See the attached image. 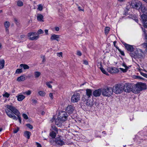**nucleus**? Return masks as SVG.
<instances>
[{"instance_id":"nucleus-1","label":"nucleus","mask_w":147,"mask_h":147,"mask_svg":"<svg viewBox=\"0 0 147 147\" xmlns=\"http://www.w3.org/2000/svg\"><path fill=\"white\" fill-rule=\"evenodd\" d=\"M6 107L7 109L5 110L7 115L10 118L17 120V117L13 114L18 116L20 115V113L18 110L14 107L11 105H7Z\"/></svg>"},{"instance_id":"nucleus-2","label":"nucleus","mask_w":147,"mask_h":147,"mask_svg":"<svg viewBox=\"0 0 147 147\" xmlns=\"http://www.w3.org/2000/svg\"><path fill=\"white\" fill-rule=\"evenodd\" d=\"M67 116L68 115L66 112L64 111H60L55 119V124L58 127H61L62 123L67 120Z\"/></svg>"},{"instance_id":"nucleus-3","label":"nucleus","mask_w":147,"mask_h":147,"mask_svg":"<svg viewBox=\"0 0 147 147\" xmlns=\"http://www.w3.org/2000/svg\"><path fill=\"white\" fill-rule=\"evenodd\" d=\"M146 86L145 84L139 83L134 85L132 88V91L134 93H138L140 91L146 89Z\"/></svg>"},{"instance_id":"nucleus-4","label":"nucleus","mask_w":147,"mask_h":147,"mask_svg":"<svg viewBox=\"0 0 147 147\" xmlns=\"http://www.w3.org/2000/svg\"><path fill=\"white\" fill-rule=\"evenodd\" d=\"M101 90L102 94L103 96L109 97L113 94L112 88L111 87L101 89Z\"/></svg>"},{"instance_id":"nucleus-5","label":"nucleus","mask_w":147,"mask_h":147,"mask_svg":"<svg viewBox=\"0 0 147 147\" xmlns=\"http://www.w3.org/2000/svg\"><path fill=\"white\" fill-rule=\"evenodd\" d=\"M112 89L113 92L117 94L121 93L123 91L122 86L120 85H117L114 86Z\"/></svg>"},{"instance_id":"nucleus-6","label":"nucleus","mask_w":147,"mask_h":147,"mask_svg":"<svg viewBox=\"0 0 147 147\" xmlns=\"http://www.w3.org/2000/svg\"><path fill=\"white\" fill-rule=\"evenodd\" d=\"M130 6L134 8L137 9L139 7H141L142 5L141 3L139 1H136L135 0H133L129 3Z\"/></svg>"},{"instance_id":"nucleus-7","label":"nucleus","mask_w":147,"mask_h":147,"mask_svg":"<svg viewBox=\"0 0 147 147\" xmlns=\"http://www.w3.org/2000/svg\"><path fill=\"white\" fill-rule=\"evenodd\" d=\"M132 85L129 83H126L124 85L123 88V90L126 92H130L132 91Z\"/></svg>"},{"instance_id":"nucleus-8","label":"nucleus","mask_w":147,"mask_h":147,"mask_svg":"<svg viewBox=\"0 0 147 147\" xmlns=\"http://www.w3.org/2000/svg\"><path fill=\"white\" fill-rule=\"evenodd\" d=\"M80 99V96L78 93L74 94L71 97V101L72 102L75 103L78 102Z\"/></svg>"},{"instance_id":"nucleus-9","label":"nucleus","mask_w":147,"mask_h":147,"mask_svg":"<svg viewBox=\"0 0 147 147\" xmlns=\"http://www.w3.org/2000/svg\"><path fill=\"white\" fill-rule=\"evenodd\" d=\"M51 127L52 129H51V132L50 133V136L53 138H54L56 136V133L57 132V130L56 127L55 126H52Z\"/></svg>"},{"instance_id":"nucleus-10","label":"nucleus","mask_w":147,"mask_h":147,"mask_svg":"<svg viewBox=\"0 0 147 147\" xmlns=\"http://www.w3.org/2000/svg\"><path fill=\"white\" fill-rule=\"evenodd\" d=\"M55 142L56 144L61 145H62L65 144L61 136H59L58 138L57 137L55 139Z\"/></svg>"},{"instance_id":"nucleus-11","label":"nucleus","mask_w":147,"mask_h":147,"mask_svg":"<svg viewBox=\"0 0 147 147\" xmlns=\"http://www.w3.org/2000/svg\"><path fill=\"white\" fill-rule=\"evenodd\" d=\"M37 33L35 32L29 33H28V36L29 37V39L31 40H34L37 39Z\"/></svg>"},{"instance_id":"nucleus-12","label":"nucleus","mask_w":147,"mask_h":147,"mask_svg":"<svg viewBox=\"0 0 147 147\" xmlns=\"http://www.w3.org/2000/svg\"><path fill=\"white\" fill-rule=\"evenodd\" d=\"M141 11L143 13V14H142L141 16V20L142 21V16L143 15H145V20H147V19H146V18H147V16H146V15H147V7H146L143 6L141 7Z\"/></svg>"},{"instance_id":"nucleus-13","label":"nucleus","mask_w":147,"mask_h":147,"mask_svg":"<svg viewBox=\"0 0 147 147\" xmlns=\"http://www.w3.org/2000/svg\"><path fill=\"white\" fill-rule=\"evenodd\" d=\"M107 71L111 74L117 73L119 71L118 69L116 67H108L107 69Z\"/></svg>"},{"instance_id":"nucleus-14","label":"nucleus","mask_w":147,"mask_h":147,"mask_svg":"<svg viewBox=\"0 0 147 147\" xmlns=\"http://www.w3.org/2000/svg\"><path fill=\"white\" fill-rule=\"evenodd\" d=\"M123 44L127 51L131 52L134 50V48L132 46L126 44L124 42L123 43Z\"/></svg>"},{"instance_id":"nucleus-15","label":"nucleus","mask_w":147,"mask_h":147,"mask_svg":"<svg viewBox=\"0 0 147 147\" xmlns=\"http://www.w3.org/2000/svg\"><path fill=\"white\" fill-rule=\"evenodd\" d=\"M102 94L101 89H99L95 90L93 93V95L95 96H99Z\"/></svg>"},{"instance_id":"nucleus-16","label":"nucleus","mask_w":147,"mask_h":147,"mask_svg":"<svg viewBox=\"0 0 147 147\" xmlns=\"http://www.w3.org/2000/svg\"><path fill=\"white\" fill-rule=\"evenodd\" d=\"M135 54H136L137 58H140L143 54V52L140 49H137L135 51Z\"/></svg>"},{"instance_id":"nucleus-17","label":"nucleus","mask_w":147,"mask_h":147,"mask_svg":"<svg viewBox=\"0 0 147 147\" xmlns=\"http://www.w3.org/2000/svg\"><path fill=\"white\" fill-rule=\"evenodd\" d=\"M74 110V107L71 105H69L65 109L66 111L69 113H71L73 112Z\"/></svg>"},{"instance_id":"nucleus-18","label":"nucleus","mask_w":147,"mask_h":147,"mask_svg":"<svg viewBox=\"0 0 147 147\" xmlns=\"http://www.w3.org/2000/svg\"><path fill=\"white\" fill-rule=\"evenodd\" d=\"M59 35L53 34L52 35L50 39L51 40H56L58 41L59 39Z\"/></svg>"},{"instance_id":"nucleus-19","label":"nucleus","mask_w":147,"mask_h":147,"mask_svg":"<svg viewBox=\"0 0 147 147\" xmlns=\"http://www.w3.org/2000/svg\"><path fill=\"white\" fill-rule=\"evenodd\" d=\"M37 21L40 22L44 21L43 16L40 14H37Z\"/></svg>"},{"instance_id":"nucleus-20","label":"nucleus","mask_w":147,"mask_h":147,"mask_svg":"<svg viewBox=\"0 0 147 147\" xmlns=\"http://www.w3.org/2000/svg\"><path fill=\"white\" fill-rule=\"evenodd\" d=\"M122 65L125 68V69L120 68L119 69L122 71L123 72H126L129 68V67H127L125 63H124Z\"/></svg>"},{"instance_id":"nucleus-21","label":"nucleus","mask_w":147,"mask_h":147,"mask_svg":"<svg viewBox=\"0 0 147 147\" xmlns=\"http://www.w3.org/2000/svg\"><path fill=\"white\" fill-rule=\"evenodd\" d=\"M31 135V133L29 131H26L24 133V136L28 139H29L30 138Z\"/></svg>"},{"instance_id":"nucleus-22","label":"nucleus","mask_w":147,"mask_h":147,"mask_svg":"<svg viewBox=\"0 0 147 147\" xmlns=\"http://www.w3.org/2000/svg\"><path fill=\"white\" fill-rule=\"evenodd\" d=\"M86 95L87 98H89L92 95V92L91 90L90 89H87L86 90Z\"/></svg>"},{"instance_id":"nucleus-23","label":"nucleus","mask_w":147,"mask_h":147,"mask_svg":"<svg viewBox=\"0 0 147 147\" xmlns=\"http://www.w3.org/2000/svg\"><path fill=\"white\" fill-rule=\"evenodd\" d=\"M16 97H17V100L19 101H22L25 97L24 96L22 95H19Z\"/></svg>"},{"instance_id":"nucleus-24","label":"nucleus","mask_w":147,"mask_h":147,"mask_svg":"<svg viewBox=\"0 0 147 147\" xmlns=\"http://www.w3.org/2000/svg\"><path fill=\"white\" fill-rule=\"evenodd\" d=\"M25 77L23 76H21L18 78L17 80L18 82L23 81L25 80Z\"/></svg>"},{"instance_id":"nucleus-25","label":"nucleus","mask_w":147,"mask_h":147,"mask_svg":"<svg viewBox=\"0 0 147 147\" xmlns=\"http://www.w3.org/2000/svg\"><path fill=\"white\" fill-rule=\"evenodd\" d=\"M21 67H23L24 69H28L29 68V66L26 64H21L20 65Z\"/></svg>"},{"instance_id":"nucleus-26","label":"nucleus","mask_w":147,"mask_h":147,"mask_svg":"<svg viewBox=\"0 0 147 147\" xmlns=\"http://www.w3.org/2000/svg\"><path fill=\"white\" fill-rule=\"evenodd\" d=\"M5 64V61L3 59L1 61H0V69H3L4 66Z\"/></svg>"},{"instance_id":"nucleus-27","label":"nucleus","mask_w":147,"mask_h":147,"mask_svg":"<svg viewBox=\"0 0 147 147\" xmlns=\"http://www.w3.org/2000/svg\"><path fill=\"white\" fill-rule=\"evenodd\" d=\"M44 6V4H39L38 5L37 9L40 11H41L43 9Z\"/></svg>"},{"instance_id":"nucleus-28","label":"nucleus","mask_w":147,"mask_h":147,"mask_svg":"<svg viewBox=\"0 0 147 147\" xmlns=\"http://www.w3.org/2000/svg\"><path fill=\"white\" fill-rule=\"evenodd\" d=\"M135 51H133L131 52L130 53V56L132 57H134V58H137L136 55V54H135Z\"/></svg>"},{"instance_id":"nucleus-29","label":"nucleus","mask_w":147,"mask_h":147,"mask_svg":"<svg viewBox=\"0 0 147 147\" xmlns=\"http://www.w3.org/2000/svg\"><path fill=\"white\" fill-rule=\"evenodd\" d=\"M110 28L109 27H106L105 28V33L106 35H107L109 31H110Z\"/></svg>"},{"instance_id":"nucleus-30","label":"nucleus","mask_w":147,"mask_h":147,"mask_svg":"<svg viewBox=\"0 0 147 147\" xmlns=\"http://www.w3.org/2000/svg\"><path fill=\"white\" fill-rule=\"evenodd\" d=\"M22 69H18L16 71L15 74H20L22 73Z\"/></svg>"},{"instance_id":"nucleus-31","label":"nucleus","mask_w":147,"mask_h":147,"mask_svg":"<svg viewBox=\"0 0 147 147\" xmlns=\"http://www.w3.org/2000/svg\"><path fill=\"white\" fill-rule=\"evenodd\" d=\"M10 25V23L9 22L6 21L4 23V26L5 28H8Z\"/></svg>"},{"instance_id":"nucleus-32","label":"nucleus","mask_w":147,"mask_h":147,"mask_svg":"<svg viewBox=\"0 0 147 147\" xmlns=\"http://www.w3.org/2000/svg\"><path fill=\"white\" fill-rule=\"evenodd\" d=\"M52 83V82L51 81L49 82H46V84L49 88H52V86L51 85V84Z\"/></svg>"},{"instance_id":"nucleus-33","label":"nucleus","mask_w":147,"mask_h":147,"mask_svg":"<svg viewBox=\"0 0 147 147\" xmlns=\"http://www.w3.org/2000/svg\"><path fill=\"white\" fill-rule=\"evenodd\" d=\"M100 69L102 72L104 74H105L107 75H108L109 74L106 71L105 69L102 67H101L100 68Z\"/></svg>"},{"instance_id":"nucleus-34","label":"nucleus","mask_w":147,"mask_h":147,"mask_svg":"<svg viewBox=\"0 0 147 147\" xmlns=\"http://www.w3.org/2000/svg\"><path fill=\"white\" fill-rule=\"evenodd\" d=\"M17 5L18 6L21 7L23 6V3L22 1L19 0L17 2Z\"/></svg>"},{"instance_id":"nucleus-35","label":"nucleus","mask_w":147,"mask_h":147,"mask_svg":"<svg viewBox=\"0 0 147 147\" xmlns=\"http://www.w3.org/2000/svg\"><path fill=\"white\" fill-rule=\"evenodd\" d=\"M44 33L43 31L40 29L37 31V38L38 37V35L43 34Z\"/></svg>"},{"instance_id":"nucleus-36","label":"nucleus","mask_w":147,"mask_h":147,"mask_svg":"<svg viewBox=\"0 0 147 147\" xmlns=\"http://www.w3.org/2000/svg\"><path fill=\"white\" fill-rule=\"evenodd\" d=\"M40 58L42 60V63H44L46 61L45 57V56L43 55H41L40 56Z\"/></svg>"},{"instance_id":"nucleus-37","label":"nucleus","mask_w":147,"mask_h":147,"mask_svg":"<svg viewBox=\"0 0 147 147\" xmlns=\"http://www.w3.org/2000/svg\"><path fill=\"white\" fill-rule=\"evenodd\" d=\"M38 94L39 95L41 96H44L45 95V93L43 91H40L39 92Z\"/></svg>"},{"instance_id":"nucleus-38","label":"nucleus","mask_w":147,"mask_h":147,"mask_svg":"<svg viewBox=\"0 0 147 147\" xmlns=\"http://www.w3.org/2000/svg\"><path fill=\"white\" fill-rule=\"evenodd\" d=\"M141 46L143 48H145L146 49H147V43H144L141 45Z\"/></svg>"},{"instance_id":"nucleus-39","label":"nucleus","mask_w":147,"mask_h":147,"mask_svg":"<svg viewBox=\"0 0 147 147\" xmlns=\"http://www.w3.org/2000/svg\"><path fill=\"white\" fill-rule=\"evenodd\" d=\"M3 96L4 97L8 98L9 97L10 94L7 92H5V93L3 94Z\"/></svg>"},{"instance_id":"nucleus-40","label":"nucleus","mask_w":147,"mask_h":147,"mask_svg":"<svg viewBox=\"0 0 147 147\" xmlns=\"http://www.w3.org/2000/svg\"><path fill=\"white\" fill-rule=\"evenodd\" d=\"M26 126L29 128L32 129L33 128V126L29 123H27L26 124Z\"/></svg>"},{"instance_id":"nucleus-41","label":"nucleus","mask_w":147,"mask_h":147,"mask_svg":"<svg viewBox=\"0 0 147 147\" xmlns=\"http://www.w3.org/2000/svg\"><path fill=\"white\" fill-rule=\"evenodd\" d=\"M22 116L24 119H28V117L27 115L26 114L24 113L22 115Z\"/></svg>"},{"instance_id":"nucleus-42","label":"nucleus","mask_w":147,"mask_h":147,"mask_svg":"<svg viewBox=\"0 0 147 147\" xmlns=\"http://www.w3.org/2000/svg\"><path fill=\"white\" fill-rule=\"evenodd\" d=\"M31 92L30 90H28V91L25 92L24 94H26L27 95H29L31 94Z\"/></svg>"},{"instance_id":"nucleus-43","label":"nucleus","mask_w":147,"mask_h":147,"mask_svg":"<svg viewBox=\"0 0 147 147\" xmlns=\"http://www.w3.org/2000/svg\"><path fill=\"white\" fill-rule=\"evenodd\" d=\"M19 128L18 127H17L16 129H15L13 130V132L14 133H16L19 131Z\"/></svg>"},{"instance_id":"nucleus-44","label":"nucleus","mask_w":147,"mask_h":147,"mask_svg":"<svg viewBox=\"0 0 147 147\" xmlns=\"http://www.w3.org/2000/svg\"><path fill=\"white\" fill-rule=\"evenodd\" d=\"M140 74L144 77L147 78V74L142 72H140Z\"/></svg>"},{"instance_id":"nucleus-45","label":"nucleus","mask_w":147,"mask_h":147,"mask_svg":"<svg viewBox=\"0 0 147 147\" xmlns=\"http://www.w3.org/2000/svg\"><path fill=\"white\" fill-rule=\"evenodd\" d=\"M117 48L118 49V51L120 52V53L122 55H124V53L123 51H121L117 47Z\"/></svg>"},{"instance_id":"nucleus-46","label":"nucleus","mask_w":147,"mask_h":147,"mask_svg":"<svg viewBox=\"0 0 147 147\" xmlns=\"http://www.w3.org/2000/svg\"><path fill=\"white\" fill-rule=\"evenodd\" d=\"M32 104L33 105H35L36 103L37 102V101L36 100H34V99H32Z\"/></svg>"},{"instance_id":"nucleus-47","label":"nucleus","mask_w":147,"mask_h":147,"mask_svg":"<svg viewBox=\"0 0 147 147\" xmlns=\"http://www.w3.org/2000/svg\"><path fill=\"white\" fill-rule=\"evenodd\" d=\"M18 119L19 122H20V123H22V121H21V117H20V115H19L18 116Z\"/></svg>"},{"instance_id":"nucleus-48","label":"nucleus","mask_w":147,"mask_h":147,"mask_svg":"<svg viewBox=\"0 0 147 147\" xmlns=\"http://www.w3.org/2000/svg\"><path fill=\"white\" fill-rule=\"evenodd\" d=\"M78 10L79 11H84V9H83V8L82 9V7L80 6H78Z\"/></svg>"},{"instance_id":"nucleus-49","label":"nucleus","mask_w":147,"mask_h":147,"mask_svg":"<svg viewBox=\"0 0 147 147\" xmlns=\"http://www.w3.org/2000/svg\"><path fill=\"white\" fill-rule=\"evenodd\" d=\"M49 96L50 97L51 99L52 100L53 99V96L52 93H50L49 94Z\"/></svg>"},{"instance_id":"nucleus-50","label":"nucleus","mask_w":147,"mask_h":147,"mask_svg":"<svg viewBox=\"0 0 147 147\" xmlns=\"http://www.w3.org/2000/svg\"><path fill=\"white\" fill-rule=\"evenodd\" d=\"M77 55L79 56H81L82 55V53L80 51H77Z\"/></svg>"},{"instance_id":"nucleus-51","label":"nucleus","mask_w":147,"mask_h":147,"mask_svg":"<svg viewBox=\"0 0 147 147\" xmlns=\"http://www.w3.org/2000/svg\"><path fill=\"white\" fill-rule=\"evenodd\" d=\"M83 63L86 65H88V63L87 61L86 60H84L83 61Z\"/></svg>"},{"instance_id":"nucleus-52","label":"nucleus","mask_w":147,"mask_h":147,"mask_svg":"<svg viewBox=\"0 0 147 147\" xmlns=\"http://www.w3.org/2000/svg\"><path fill=\"white\" fill-rule=\"evenodd\" d=\"M55 29L56 31H58L59 30V28L58 27H56L55 28Z\"/></svg>"},{"instance_id":"nucleus-53","label":"nucleus","mask_w":147,"mask_h":147,"mask_svg":"<svg viewBox=\"0 0 147 147\" xmlns=\"http://www.w3.org/2000/svg\"><path fill=\"white\" fill-rule=\"evenodd\" d=\"M62 52H60L57 53V56L59 57L60 56H62Z\"/></svg>"},{"instance_id":"nucleus-54","label":"nucleus","mask_w":147,"mask_h":147,"mask_svg":"<svg viewBox=\"0 0 147 147\" xmlns=\"http://www.w3.org/2000/svg\"><path fill=\"white\" fill-rule=\"evenodd\" d=\"M118 1L120 3L123 2L125 1V0H118Z\"/></svg>"},{"instance_id":"nucleus-55","label":"nucleus","mask_w":147,"mask_h":147,"mask_svg":"<svg viewBox=\"0 0 147 147\" xmlns=\"http://www.w3.org/2000/svg\"><path fill=\"white\" fill-rule=\"evenodd\" d=\"M41 75V73L37 71V77L40 76Z\"/></svg>"},{"instance_id":"nucleus-56","label":"nucleus","mask_w":147,"mask_h":147,"mask_svg":"<svg viewBox=\"0 0 147 147\" xmlns=\"http://www.w3.org/2000/svg\"><path fill=\"white\" fill-rule=\"evenodd\" d=\"M48 30H45V32L47 35L48 34Z\"/></svg>"},{"instance_id":"nucleus-57","label":"nucleus","mask_w":147,"mask_h":147,"mask_svg":"<svg viewBox=\"0 0 147 147\" xmlns=\"http://www.w3.org/2000/svg\"><path fill=\"white\" fill-rule=\"evenodd\" d=\"M136 78L139 79H142V78L141 77L139 76H137L136 77Z\"/></svg>"},{"instance_id":"nucleus-58","label":"nucleus","mask_w":147,"mask_h":147,"mask_svg":"<svg viewBox=\"0 0 147 147\" xmlns=\"http://www.w3.org/2000/svg\"><path fill=\"white\" fill-rule=\"evenodd\" d=\"M8 28H5V31L7 32H9V30Z\"/></svg>"},{"instance_id":"nucleus-59","label":"nucleus","mask_w":147,"mask_h":147,"mask_svg":"<svg viewBox=\"0 0 147 147\" xmlns=\"http://www.w3.org/2000/svg\"><path fill=\"white\" fill-rule=\"evenodd\" d=\"M35 76L36 78H37V71H35L34 73Z\"/></svg>"},{"instance_id":"nucleus-60","label":"nucleus","mask_w":147,"mask_h":147,"mask_svg":"<svg viewBox=\"0 0 147 147\" xmlns=\"http://www.w3.org/2000/svg\"><path fill=\"white\" fill-rule=\"evenodd\" d=\"M37 147H41V145L40 144H38V143H37Z\"/></svg>"},{"instance_id":"nucleus-61","label":"nucleus","mask_w":147,"mask_h":147,"mask_svg":"<svg viewBox=\"0 0 147 147\" xmlns=\"http://www.w3.org/2000/svg\"><path fill=\"white\" fill-rule=\"evenodd\" d=\"M25 36L24 35H22L20 36V37L21 38H24Z\"/></svg>"},{"instance_id":"nucleus-62","label":"nucleus","mask_w":147,"mask_h":147,"mask_svg":"<svg viewBox=\"0 0 147 147\" xmlns=\"http://www.w3.org/2000/svg\"><path fill=\"white\" fill-rule=\"evenodd\" d=\"M116 41H114L113 42V44L114 45L115 47L117 48V47H116V46H115V44H116Z\"/></svg>"},{"instance_id":"nucleus-63","label":"nucleus","mask_w":147,"mask_h":147,"mask_svg":"<svg viewBox=\"0 0 147 147\" xmlns=\"http://www.w3.org/2000/svg\"><path fill=\"white\" fill-rule=\"evenodd\" d=\"M143 1H144L146 3H147V0H142Z\"/></svg>"},{"instance_id":"nucleus-64","label":"nucleus","mask_w":147,"mask_h":147,"mask_svg":"<svg viewBox=\"0 0 147 147\" xmlns=\"http://www.w3.org/2000/svg\"><path fill=\"white\" fill-rule=\"evenodd\" d=\"M145 37L146 39V40H147V34L146 35H145Z\"/></svg>"}]
</instances>
